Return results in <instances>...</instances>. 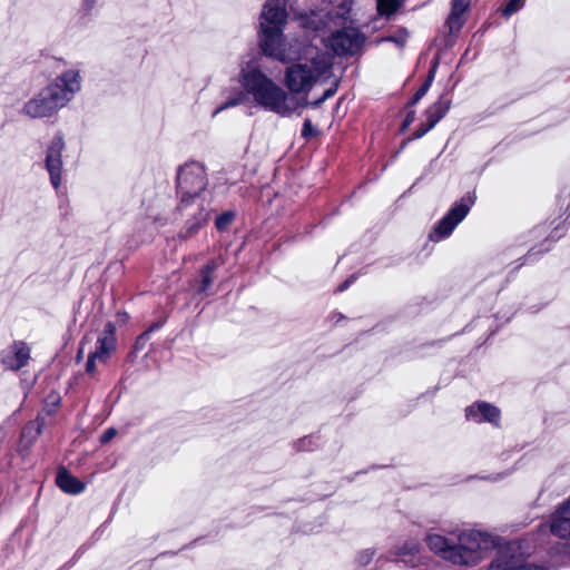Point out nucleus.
<instances>
[{
  "label": "nucleus",
  "mask_w": 570,
  "mask_h": 570,
  "mask_svg": "<svg viewBox=\"0 0 570 570\" xmlns=\"http://www.w3.org/2000/svg\"><path fill=\"white\" fill-rule=\"evenodd\" d=\"M287 21L286 0H267L261 13L259 45L263 52L287 67L285 85L293 94H307L328 77L332 57L311 45L286 41L283 30Z\"/></svg>",
  "instance_id": "1"
},
{
  "label": "nucleus",
  "mask_w": 570,
  "mask_h": 570,
  "mask_svg": "<svg viewBox=\"0 0 570 570\" xmlns=\"http://www.w3.org/2000/svg\"><path fill=\"white\" fill-rule=\"evenodd\" d=\"M449 538L435 531H428L424 542L429 550L441 559L455 566H476L483 553L500 546V537L487 531L470 529L452 531Z\"/></svg>",
  "instance_id": "2"
},
{
  "label": "nucleus",
  "mask_w": 570,
  "mask_h": 570,
  "mask_svg": "<svg viewBox=\"0 0 570 570\" xmlns=\"http://www.w3.org/2000/svg\"><path fill=\"white\" fill-rule=\"evenodd\" d=\"M240 82L255 104L282 117L291 116L298 107L296 98L265 75L258 65L247 63L240 72Z\"/></svg>",
  "instance_id": "3"
},
{
  "label": "nucleus",
  "mask_w": 570,
  "mask_h": 570,
  "mask_svg": "<svg viewBox=\"0 0 570 570\" xmlns=\"http://www.w3.org/2000/svg\"><path fill=\"white\" fill-rule=\"evenodd\" d=\"M79 89V75L75 71H67L52 85L43 89L37 98L30 100L24 110L35 118L49 117L63 107Z\"/></svg>",
  "instance_id": "4"
},
{
  "label": "nucleus",
  "mask_w": 570,
  "mask_h": 570,
  "mask_svg": "<svg viewBox=\"0 0 570 570\" xmlns=\"http://www.w3.org/2000/svg\"><path fill=\"white\" fill-rule=\"evenodd\" d=\"M353 8L352 0H344L335 9V13L320 10L302 13L297 17L299 26L306 30L317 33L332 31L334 28L345 27L351 21V12Z\"/></svg>",
  "instance_id": "5"
},
{
  "label": "nucleus",
  "mask_w": 570,
  "mask_h": 570,
  "mask_svg": "<svg viewBox=\"0 0 570 570\" xmlns=\"http://www.w3.org/2000/svg\"><path fill=\"white\" fill-rule=\"evenodd\" d=\"M206 183L205 170L200 164L190 163L183 166L177 176V188L181 200L199 195Z\"/></svg>",
  "instance_id": "6"
},
{
  "label": "nucleus",
  "mask_w": 570,
  "mask_h": 570,
  "mask_svg": "<svg viewBox=\"0 0 570 570\" xmlns=\"http://www.w3.org/2000/svg\"><path fill=\"white\" fill-rule=\"evenodd\" d=\"M473 203V197L466 196L454 204L448 214L436 223L433 232L430 234V239L438 242L449 237L454 228L466 217Z\"/></svg>",
  "instance_id": "7"
},
{
  "label": "nucleus",
  "mask_w": 570,
  "mask_h": 570,
  "mask_svg": "<svg viewBox=\"0 0 570 570\" xmlns=\"http://www.w3.org/2000/svg\"><path fill=\"white\" fill-rule=\"evenodd\" d=\"M340 28L332 32L330 37L323 39L325 47L338 56L355 53L364 42L363 35L353 27Z\"/></svg>",
  "instance_id": "8"
},
{
  "label": "nucleus",
  "mask_w": 570,
  "mask_h": 570,
  "mask_svg": "<svg viewBox=\"0 0 570 570\" xmlns=\"http://www.w3.org/2000/svg\"><path fill=\"white\" fill-rule=\"evenodd\" d=\"M116 327L112 323H107L102 332L97 336L95 348L89 351L87 361V372L94 374L97 363H106L116 350Z\"/></svg>",
  "instance_id": "9"
},
{
  "label": "nucleus",
  "mask_w": 570,
  "mask_h": 570,
  "mask_svg": "<svg viewBox=\"0 0 570 570\" xmlns=\"http://www.w3.org/2000/svg\"><path fill=\"white\" fill-rule=\"evenodd\" d=\"M487 570H540V568L528 563L519 552V547L508 544L497 552Z\"/></svg>",
  "instance_id": "10"
},
{
  "label": "nucleus",
  "mask_w": 570,
  "mask_h": 570,
  "mask_svg": "<svg viewBox=\"0 0 570 570\" xmlns=\"http://www.w3.org/2000/svg\"><path fill=\"white\" fill-rule=\"evenodd\" d=\"M465 416L469 421H473L475 423L489 422L498 425L500 421V411L490 403L476 402L466 407Z\"/></svg>",
  "instance_id": "11"
},
{
  "label": "nucleus",
  "mask_w": 570,
  "mask_h": 570,
  "mask_svg": "<svg viewBox=\"0 0 570 570\" xmlns=\"http://www.w3.org/2000/svg\"><path fill=\"white\" fill-rule=\"evenodd\" d=\"M63 148V141L60 137H56L47 153V169L50 174L51 184L55 188L60 185V169H61V150Z\"/></svg>",
  "instance_id": "12"
},
{
  "label": "nucleus",
  "mask_w": 570,
  "mask_h": 570,
  "mask_svg": "<svg viewBox=\"0 0 570 570\" xmlns=\"http://www.w3.org/2000/svg\"><path fill=\"white\" fill-rule=\"evenodd\" d=\"M570 513L569 511H562V509L558 508L554 513L551 514L549 522L541 525V530L546 532L549 530L553 535L563 539L570 540V518L566 514Z\"/></svg>",
  "instance_id": "13"
},
{
  "label": "nucleus",
  "mask_w": 570,
  "mask_h": 570,
  "mask_svg": "<svg viewBox=\"0 0 570 570\" xmlns=\"http://www.w3.org/2000/svg\"><path fill=\"white\" fill-rule=\"evenodd\" d=\"M420 551V543L416 540H406L401 544L393 547L390 551V559L402 561L407 567H416L417 563L414 561V557Z\"/></svg>",
  "instance_id": "14"
},
{
  "label": "nucleus",
  "mask_w": 570,
  "mask_h": 570,
  "mask_svg": "<svg viewBox=\"0 0 570 570\" xmlns=\"http://www.w3.org/2000/svg\"><path fill=\"white\" fill-rule=\"evenodd\" d=\"M29 354L30 351L24 343H16L12 351L3 357V363L8 368L19 370L28 362Z\"/></svg>",
  "instance_id": "15"
},
{
  "label": "nucleus",
  "mask_w": 570,
  "mask_h": 570,
  "mask_svg": "<svg viewBox=\"0 0 570 570\" xmlns=\"http://www.w3.org/2000/svg\"><path fill=\"white\" fill-rule=\"evenodd\" d=\"M470 7L469 0H453L451 6V12L448 18V26L450 32H456L463 24L462 16L468 11Z\"/></svg>",
  "instance_id": "16"
},
{
  "label": "nucleus",
  "mask_w": 570,
  "mask_h": 570,
  "mask_svg": "<svg viewBox=\"0 0 570 570\" xmlns=\"http://www.w3.org/2000/svg\"><path fill=\"white\" fill-rule=\"evenodd\" d=\"M57 484L62 491L71 494L80 493L85 489L83 483L65 469L58 471Z\"/></svg>",
  "instance_id": "17"
},
{
  "label": "nucleus",
  "mask_w": 570,
  "mask_h": 570,
  "mask_svg": "<svg viewBox=\"0 0 570 570\" xmlns=\"http://www.w3.org/2000/svg\"><path fill=\"white\" fill-rule=\"evenodd\" d=\"M451 107V99L445 96H441L440 99L430 106L425 112L426 120L431 122V125H436L449 111Z\"/></svg>",
  "instance_id": "18"
},
{
  "label": "nucleus",
  "mask_w": 570,
  "mask_h": 570,
  "mask_svg": "<svg viewBox=\"0 0 570 570\" xmlns=\"http://www.w3.org/2000/svg\"><path fill=\"white\" fill-rule=\"evenodd\" d=\"M401 4L402 0H376L377 12L384 17L395 13Z\"/></svg>",
  "instance_id": "19"
},
{
  "label": "nucleus",
  "mask_w": 570,
  "mask_h": 570,
  "mask_svg": "<svg viewBox=\"0 0 570 570\" xmlns=\"http://www.w3.org/2000/svg\"><path fill=\"white\" fill-rule=\"evenodd\" d=\"M374 556H375L374 549H371V548L364 549L356 554L355 562L360 567H366L372 562Z\"/></svg>",
  "instance_id": "20"
},
{
  "label": "nucleus",
  "mask_w": 570,
  "mask_h": 570,
  "mask_svg": "<svg viewBox=\"0 0 570 570\" xmlns=\"http://www.w3.org/2000/svg\"><path fill=\"white\" fill-rule=\"evenodd\" d=\"M235 216L236 214L234 210H227L219 217H216V229L224 230L227 228L234 220Z\"/></svg>",
  "instance_id": "21"
},
{
  "label": "nucleus",
  "mask_w": 570,
  "mask_h": 570,
  "mask_svg": "<svg viewBox=\"0 0 570 570\" xmlns=\"http://www.w3.org/2000/svg\"><path fill=\"white\" fill-rule=\"evenodd\" d=\"M434 77V70L431 71L428 80L421 86V88L415 92V95L413 96L412 100H411V105H415L417 101H420L424 96L425 94L428 92L429 88H430V85H431V81Z\"/></svg>",
  "instance_id": "22"
},
{
  "label": "nucleus",
  "mask_w": 570,
  "mask_h": 570,
  "mask_svg": "<svg viewBox=\"0 0 570 570\" xmlns=\"http://www.w3.org/2000/svg\"><path fill=\"white\" fill-rule=\"evenodd\" d=\"M524 4V0H509L507 6L502 9V14L510 17L511 14L519 11Z\"/></svg>",
  "instance_id": "23"
},
{
  "label": "nucleus",
  "mask_w": 570,
  "mask_h": 570,
  "mask_svg": "<svg viewBox=\"0 0 570 570\" xmlns=\"http://www.w3.org/2000/svg\"><path fill=\"white\" fill-rule=\"evenodd\" d=\"M315 131L316 130L313 127L312 121L309 119H305V121L303 124L302 136L305 138H309L311 136H313L315 134Z\"/></svg>",
  "instance_id": "24"
},
{
  "label": "nucleus",
  "mask_w": 570,
  "mask_h": 570,
  "mask_svg": "<svg viewBox=\"0 0 570 570\" xmlns=\"http://www.w3.org/2000/svg\"><path fill=\"white\" fill-rule=\"evenodd\" d=\"M435 125H431L430 121H428L426 125H422L420 126L415 132L413 134V138L414 139H419L421 137H423L428 131H430Z\"/></svg>",
  "instance_id": "25"
},
{
  "label": "nucleus",
  "mask_w": 570,
  "mask_h": 570,
  "mask_svg": "<svg viewBox=\"0 0 570 570\" xmlns=\"http://www.w3.org/2000/svg\"><path fill=\"white\" fill-rule=\"evenodd\" d=\"M406 36L407 35L405 31H401L397 36L387 37L385 40L393 41L399 46H403L406 41Z\"/></svg>",
  "instance_id": "26"
},
{
  "label": "nucleus",
  "mask_w": 570,
  "mask_h": 570,
  "mask_svg": "<svg viewBox=\"0 0 570 570\" xmlns=\"http://www.w3.org/2000/svg\"><path fill=\"white\" fill-rule=\"evenodd\" d=\"M115 435H116V430L115 429H108L101 435L100 441H101V443H107L110 440H112Z\"/></svg>",
  "instance_id": "27"
},
{
  "label": "nucleus",
  "mask_w": 570,
  "mask_h": 570,
  "mask_svg": "<svg viewBox=\"0 0 570 570\" xmlns=\"http://www.w3.org/2000/svg\"><path fill=\"white\" fill-rule=\"evenodd\" d=\"M335 92V89H327L325 90V92L323 94V96L317 99L316 101L312 102L313 106H318L321 105L323 101H325L327 98L332 97Z\"/></svg>",
  "instance_id": "28"
},
{
  "label": "nucleus",
  "mask_w": 570,
  "mask_h": 570,
  "mask_svg": "<svg viewBox=\"0 0 570 570\" xmlns=\"http://www.w3.org/2000/svg\"><path fill=\"white\" fill-rule=\"evenodd\" d=\"M414 119H415V112L410 111L403 121L402 129L407 128L414 121Z\"/></svg>",
  "instance_id": "29"
},
{
  "label": "nucleus",
  "mask_w": 570,
  "mask_h": 570,
  "mask_svg": "<svg viewBox=\"0 0 570 570\" xmlns=\"http://www.w3.org/2000/svg\"><path fill=\"white\" fill-rule=\"evenodd\" d=\"M209 273H210V268H209V267H207V268H206V272H205V275H204V284H205V287H208V286H209V283H210Z\"/></svg>",
  "instance_id": "30"
},
{
  "label": "nucleus",
  "mask_w": 570,
  "mask_h": 570,
  "mask_svg": "<svg viewBox=\"0 0 570 570\" xmlns=\"http://www.w3.org/2000/svg\"><path fill=\"white\" fill-rule=\"evenodd\" d=\"M562 511H569L570 512V497L559 505Z\"/></svg>",
  "instance_id": "31"
},
{
  "label": "nucleus",
  "mask_w": 570,
  "mask_h": 570,
  "mask_svg": "<svg viewBox=\"0 0 570 570\" xmlns=\"http://www.w3.org/2000/svg\"><path fill=\"white\" fill-rule=\"evenodd\" d=\"M350 284H351V279H347V281H346V282H344L342 285H340L338 289H340L341 292H343V291H345V289L348 287V285H350Z\"/></svg>",
  "instance_id": "32"
},
{
  "label": "nucleus",
  "mask_w": 570,
  "mask_h": 570,
  "mask_svg": "<svg viewBox=\"0 0 570 570\" xmlns=\"http://www.w3.org/2000/svg\"><path fill=\"white\" fill-rule=\"evenodd\" d=\"M305 442H307V440H306V439H302V440H301V443H303V444H304Z\"/></svg>",
  "instance_id": "33"
},
{
  "label": "nucleus",
  "mask_w": 570,
  "mask_h": 570,
  "mask_svg": "<svg viewBox=\"0 0 570 570\" xmlns=\"http://www.w3.org/2000/svg\"><path fill=\"white\" fill-rule=\"evenodd\" d=\"M228 105H224V107H220V110H224V108H227Z\"/></svg>",
  "instance_id": "34"
},
{
  "label": "nucleus",
  "mask_w": 570,
  "mask_h": 570,
  "mask_svg": "<svg viewBox=\"0 0 570 570\" xmlns=\"http://www.w3.org/2000/svg\"><path fill=\"white\" fill-rule=\"evenodd\" d=\"M228 105H224V107H220V110H224V108H227Z\"/></svg>",
  "instance_id": "35"
}]
</instances>
